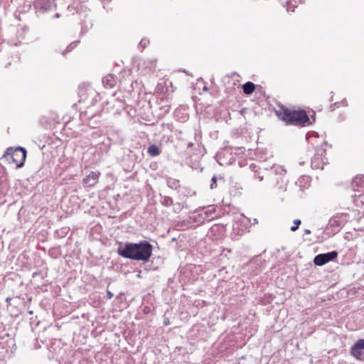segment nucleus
<instances>
[{
  "label": "nucleus",
  "mask_w": 364,
  "mask_h": 364,
  "mask_svg": "<svg viewBox=\"0 0 364 364\" xmlns=\"http://www.w3.org/2000/svg\"><path fill=\"white\" fill-rule=\"evenodd\" d=\"M118 253L124 258L147 261L152 254V245L146 240L139 243H126L118 249Z\"/></svg>",
  "instance_id": "nucleus-1"
},
{
  "label": "nucleus",
  "mask_w": 364,
  "mask_h": 364,
  "mask_svg": "<svg viewBox=\"0 0 364 364\" xmlns=\"http://www.w3.org/2000/svg\"><path fill=\"white\" fill-rule=\"evenodd\" d=\"M277 114L281 119L291 124L305 125L309 120L304 111H291L281 107L277 111Z\"/></svg>",
  "instance_id": "nucleus-2"
},
{
  "label": "nucleus",
  "mask_w": 364,
  "mask_h": 364,
  "mask_svg": "<svg viewBox=\"0 0 364 364\" xmlns=\"http://www.w3.org/2000/svg\"><path fill=\"white\" fill-rule=\"evenodd\" d=\"M287 171L282 166H274L268 171L269 180L275 182V187L280 190H285L288 180L286 176Z\"/></svg>",
  "instance_id": "nucleus-3"
},
{
  "label": "nucleus",
  "mask_w": 364,
  "mask_h": 364,
  "mask_svg": "<svg viewBox=\"0 0 364 364\" xmlns=\"http://www.w3.org/2000/svg\"><path fill=\"white\" fill-rule=\"evenodd\" d=\"M6 154L7 156H11V158L17 167H21L24 164L26 158V150L23 147H18L15 149L10 147L6 149Z\"/></svg>",
  "instance_id": "nucleus-4"
},
{
  "label": "nucleus",
  "mask_w": 364,
  "mask_h": 364,
  "mask_svg": "<svg viewBox=\"0 0 364 364\" xmlns=\"http://www.w3.org/2000/svg\"><path fill=\"white\" fill-rule=\"evenodd\" d=\"M326 150L323 149H316V154L311 159V167L315 169H323V166L326 164L325 158Z\"/></svg>",
  "instance_id": "nucleus-5"
},
{
  "label": "nucleus",
  "mask_w": 364,
  "mask_h": 364,
  "mask_svg": "<svg viewBox=\"0 0 364 364\" xmlns=\"http://www.w3.org/2000/svg\"><path fill=\"white\" fill-rule=\"evenodd\" d=\"M337 257L338 252L336 251L319 254L314 257V262L317 266H323L327 262L333 260Z\"/></svg>",
  "instance_id": "nucleus-6"
},
{
  "label": "nucleus",
  "mask_w": 364,
  "mask_h": 364,
  "mask_svg": "<svg viewBox=\"0 0 364 364\" xmlns=\"http://www.w3.org/2000/svg\"><path fill=\"white\" fill-rule=\"evenodd\" d=\"M350 353L356 359L364 360V339H359L351 348Z\"/></svg>",
  "instance_id": "nucleus-7"
},
{
  "label": "nucleus",
  "mask_w": 364,
  "mask_h": 364,
  "mask_svg": "<svg viewBox=\"0 0 364 364\" xmlns=\"http://www.w3.org/2000/svg\"><path fill=\"white\" fill-rule=\"evenodd\" d=\"M100 173L97 171H92L83 179V184L87 187L94 186L98 181Z\"/></svg>",
  "instance_id": "nucleus-8"
},
{
  "label": "nucleus",
  "mask_w": 364,
  "mask_h": 364,
  "mask_svg": "<svg viewBox=\"0 0 364 364\" xmlns=\"http://www.w3.org/2000/svg\"><path fill=\"white\" fill-rule=\"evenodd\" d=\"M37 4L44 11L51 10L56 6L55 0H38Z\"/></svg>",
  "instance_id": "nucleus-9"
},
{
  "label": "nucleus",
  "mask_w": 364,
  "mask_h": 364,
  "mask_svg": "<svg viewBox=\"0 0 364 364\" xmlns=\"http://www.w3.org/2000/svg\"><path fill=\"white\" fill-rule=\"evenodd\" d=\"M115 79L112 75H107L102 79V83L107 88H112L115 85Z\"/></svg>",
  "instance_id": "nucleus-10"
},
{
  "label": "nucleus",
  "mask_w": 364,
  "mask_h": 364,
  "mask_svg": "<svg viewBox=\"0 0 364 364\" xmlns=\"http://www.w3.org/2000/svg\"><path fill=\"white\" fill-rule=\"evenodd\" d=\"M352 185L355 191H356V188L358 189L360 188L364 187V176L358 175L356 176L352 182Z\"/></svg>",
  "instance_id": "nucleus-11"
},
{
  "label": "nucleus",
  "mask_w": 364,
  "mask_h": 364,
  "mask_svg": "<svg viewBox=\"0 0 364 364\" xmlns=\"http://www.w3.org/2000/svg\"><path fill=\"white\" fill-rule=\"evenodd\" d=\"M255 89V85L252 82H247L242 85V90L245 94L250 95Z\"/></svg>",
  "instance_id": "nucleus-12"
},
{
  "label": "nucleus",
  "mask_w": 364,
  "mask_h": 364,
  "mask_svg": "<svg viewBox=\"0 0 364 364\" xmlns=\"http://www.w3.org/2000/svg\"><path fill=\"white\" fill-rule=\"evenodd\" d=\"M147 152L151 156H156L160 154L161 151L157 145L152 144L149 146Z\"/></svg>",
  "instance_id": "nucleus-13"
},
{
  "label": "nucleus",
  "mask_w": 364,
  "mask_h": 364,
  "mask_svg": "<svg viewBox=\"0 0 364 364\" xmlns=\"http://www.w3.org/2000/svg\"><path fill=\"white\" fill-rule=\"evenodd\" d=\"M156 59L155 58H150L145 60L143 65H145L149 70H154L156 68Z\"/></svg>",
  "instance_id": "nucleus-14"
},
{
  "label": "nucleus",
  "mask_w": 364,
  "mask_h": 364,
  "mask_svg": "<svg viewBox=\"0 0 364 364\" xmlns=\"http://www.w3.org/2000/svg\"><path fill=\"white\" fill-rule=\"evenodd\" d=\"M254 177L255 178L258 179L259 181H262L264 177H267L269 178L268 173L265 174V173L257 172L256 171Z\"/></svg>",
  "instance_id": "nucleus-15"
},
{
  "label": "nucleus",
  "mask_w": 364,
  "mask_h": 364,
  "mask_svg": "<svg viewBox=\"0 0 364 364\" xmlns=\"http://www.w3.org/2000/svg\"><path fill=\"white\" fill-rule=\"evenodd\" d=\"M79 41H74L71 43L67 48L63 52V55H65L66 53H68L71 51L73 49H74L78 44Z\"/></svg>",
  "instance_id": "nucleus-16"
},
{
  "label": "nucleus",
  "mask_w": 364,
  "mask_h": 364,
  "mask_svg": "<svg viewBox=\"0 0 364 364\" xmlns=\"http://www.w3.org/2000/svg\"><path fill=\"white\" fill-rule=\"evenodd\" d=\"M173 203V200L171 198L168 197V196H165L163 198V200H162V204L165 206H170Z\"/></svg>",
  "instance_id": "nucleus-17"
},
{
  "label": "nucleus",
  "mask_w": 364,
  "mask_h": 364,
  "mask_svg": "<svg viewBox=\"0 0 364 364\" xmlns=\"http://www.w3.org/2000/svg\"><path fill=\"white\" fill-rule=\"evenodd\" d=\"M301 220L299 219H295L294 220V225L291 227V230L292 232H295L296 230H298L300 224H301Z\"/></svg>",
  "instance_id": "nucleus-18"
},
{
  "label": "nucleus",
  "mask_w": 364,
  "mask_h": 364,
  "mask_svg": "<svg viewBox=\"0 0 364 364\" xmlns=\"http://www.w3.org/2000/svg\"><path fill=\"white\" fill-rule=\"evenodd\" d=\"M216 181H217V178L216 176H213L211 179V183H210V188L211 189H213L216 187L217 184H216Z\"/></svg>",
  "instance_id": "nucleus-19"
},
{
  "label": "nucleus",
  "mask_w": 364,
  "mask_h": 364,
  "mask_svg": "<svg viewBox=\"0 0 364 364\" xmlns=\"http://www.w3.org/2000/svg\"><path fill=\"white\" fill-rule=\"evenodd\" d=\"M148 43V41L145 39H142L141 42L139 43V46L144 49L146 48V45Z\"/></svg>",
  "instance_id": "nucleus-20"
},
{
  "label": "nucleus",
  "mask_w": 364,
  "mask_h": 364,
  "mask_svg": "<svg viewBox=\"0 0 364 364\" xmlns=\"http://www.w3.org/2000/svg\"><path fill=\"white\" fill-rule=\"evenodd\" d=\"M291 5L293 6V7H295L291 3H290L289 4L287 5V10L288 12L289 11H294V9H291Z\"/></svg>",
  "instance_id": "nucleus-21"
},
{
  "label": "nucleus",
  "mask_w": 364,
  "mask_h": 364,
  "mask_svg": "<svg viewBox=\"0 0 364 364\" xmlns=\"http://www.w3.org/2000/svg\"><path fill=\"white\" fill-rule=\"evenodd\" d=\"M107 294L108 299H112V298L113 294H112V293L111 291H107Z\"/></svg>",
  "instance_id": "nucleus-22"
},
{
  "label": "nucleus",
  "mask_w": 364,
  "mask_h": 364,
  "mask_svg": "<svg viewBox=\"0 0 364 364\" xmlns=\"http://www.w3.org/2000/svg\"><path fill=\"white\" fill-rule=\"evenodd\" d=\"M112 102L117 103V104H120L121 103L119 101H117L116 99H114V98L112 99Z\"/></svg>",
  "instance_id": "nucleus-23"
},
{
  "label": "nucleus",
  "mask_w": 364,
  "mask_h": 364,
  "mask_svg": "<svg viewBox=\"0 0 364 364\" xmlns=\"http://www.w3.org/2000/svg\"><path fill=\"white\" fill-rule=\"evenodd\" d=\"M177 183H178V182H176V181H173L172 185H169V186H171V187H173V186H176Z\"/></svg>",
  "instance_id": "nucleus-24"
},
{
  "label": "nucleus",
  "mask_w": 364,
  "mask_h": 364,
  "mask_svg": "<svg viewBox=\"0 0 364 364\" xmlns=\"http://www.w3.org/2000/svg\"><path fill=\"white\" fill-rule=\"evenodd\" d=\"M305 234H310L311 231L309 230H305Z\"/></svg>",
  "instance_id": "nucleus-25"
},
{
  "label": "nucleus",
  "mask_w": 364,
  "mask_h": 364,
  "mask_svg": "<svg viewBox=\"0 0 364 364\" xmlns=\"http://www.w3.org/2000/svg\"><path fill=\"white\" fill-rule=\"evenodd\" d=\"M193 146V143H191V142L188 143V147H191V146Z\"/></svg>",
  "instance_id": "nucleus-26"
},
{
  "label": "nucleus",
  "mask_w": 364,
  "mask_h": 364,
  "mask_svg": "<svg viewBox=\"0 0 364 364\" xmlns=\"http://www.w3.org/2000/svg\"><path fill=\"white\" fill-rule=\"evenodd\" d=\"M203 90H208L207 87H206V86H205V87H204V88H203Z\"/></svg>",
  "instance_id": "nucleus-27"
},
{
  "label": "nucleus",
  "mask_w": 364,
  "mask_h": 364,
  "mask_svg": "<svg viewBox=\"0 0 364 364\" xmlns=\"http://www.w3.org/2000/svg\"><path fill=\"white\" fill-rule=\"evenodd\" d=\"M250 168H255V166H253V165L250 166Z\"/></svg>",
  "instance_id": "nucleus-28"
},
{
  "label": "nucleus",
  "mask_w": 364,
  "mask_h": 364,
  "mask_svg": "<svg viewBox=\"0 0 364 364\" xmlns=\"http://www.w3.org/2000/svg\"><path fill=\"white\" fill-rule=\"evenodd\" d=\"M254 223H257V219H255Z\"/></svg>",
  "instance_id": "nucleus-29"
}]
</instances>
